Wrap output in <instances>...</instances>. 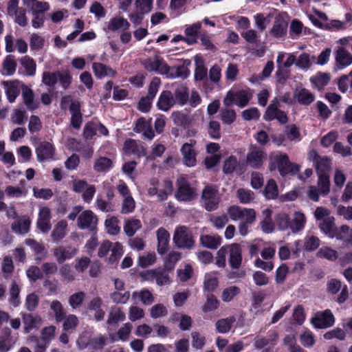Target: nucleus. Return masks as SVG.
Wrapping results in <instances>:
<instances>
[{"label": "nucleus", "mask_w": 352, "mask_h": 352, "mask_svg": "<svg viewBox=\"0 0 352 352\" xmlns=\"http://www.w3.org/2000/svg\"><path fill=\"white\" fill-rule=\"evenodd\" d=\"M219 303V300L213 294H208L206 296V302L202 307V311L205 313L214 311L218 308Z\"/></svg>", "instance_id": "nucleus-61"}, {"label": "nucleus", "mask_w": 352, "mask_h": 352, "mask_svg": "<svg viewBox=\"0 0 352 352\" xmlns=\"http://www.w3.org/2000/svg\"><path fill=\"white\" fill-rule=\"evenodd\" d=\"M124 149L126 153H133L138 157L146 155L145 148L134 140H127L124 144Z\"/></svg>", "instance_id": "nucleus-32"}, {"label": "nucleus", "mask_w": 352, "mask_h": 352, "mask_svg": "<svg viewBox=\"0 0 352 352\" xmlns=\"http://www.w3.org/2000/svg\"><path fill=\"white\" fill-rule=\"evenodd\" d=\"M227 254H229L228 262L232 269H239L242 263V250L237 243L226 245Z\"/></svg>", "instance_id": "nucleus-12"}, {"label": "nucleus", "mask_w": 352, "mask_h": 352, "mask_svg": "<svg viewBox=\"0 0 352 352\" xmlns=\"http://www.w3.org/2000/svg\"><path fill=\"white\" fill-rule=\"evenodd\" d=\"M334 220V217L331 216L329 217L325 218L319 224V228L321 231L331 238L334 237V233L336 231Z\"/></svg>", "instance_id": "nucleus-44"}, {"label": "nucleus", "mask_w": 352, "mask_h": 352, "mask_svg": "<svg viewBox=\"0 0 352 352\" xmlns=\"http://www.w3.org/2000/svg\"><path fill=\"white\" fill-rule=\"evenodd\" d=\"M52 252L57 263L62 264L66 260L72 258L78 253V249L72 246L59 245L54 248Z\"/></svg>", "instance_id": "nucleus-11"}, {"label": "nucleus", "mask_w": 352, "mask_h": 352, "mask_svg": "<svg viewBox=\"0 0 352 352\" xmlns=\"http://www.w3.org/2000/svg\"><path fill=\"white\" fill-rule=\"evenodd\" d=\"M228 214L233 221H241L246 223H253L256 219V212L252 208H243L232 206L228 208Z\"/></svg>", "instance_id": "nucleus-5"}, {"label": "nucleus", "mask_w": 352, "mask_h": 352, "mask_svg": "<svg viewBox=\"0 0 352 352\" xmlns=\"http://www.w3.org/2000/svg\"><path fill=\"white\" fill-rule=\"evenodd\" d=\"M134 131L136 133H142L144 138L152 140L155 133L151 127V119L146 120L144 118H139L135 124Z\"/></svg>", "instance_id": "nucleus-22"}, {"label": "nucleus", "mask_w": 352, "mask_h": 352, "mask_svg": "<svg viewBox=\"0 0 352 352\" xmlns=\"http://www.w3.org/2000/svg\"><path fill=\"white\" fill-rule=\"evenodd\" d=\"M278 339V333L273 331L269 333L266 337L256 336L254 338V346L256 349H262L263 352H271L270 347L276 345Z\"/></svg>", "instance_id": "nucleus-10"}, {"label": "nucleus", "mask_w": 352, "mask_h": 352, "mask_svg": "<svg viewBox=\"0 0 352 352\" xmlns=\"http://www.w3.org/2000/svg\"><path fill=\"white\" fill-rule=\"evenodd\" d=\"M35 151L37 160L41 162L45 160L53 159L56 149L52 143L43 141L38 144Z\"/></svg>", "instance_id": "nucleus-14"}, {"label": "nucleus", "mask_w": 352, "mask_h": 352, "mask_svg": "<svg viewBox=\"0 0 352 352\" xmlns=\"http://www.w3.org/2000/svg\"><path fill=\"white\" fill-rule=\"evenodd\" d=\"M306 217L301 212H295L293 218L290 220V229L294 233L301 231L305 226Z\"/></svg>", "instance_id": "nucleus-36"}, {"label": "nucleus", "mask_w": 352, "mask_h": 352, "mask_svg": "<svg viewBox=\"0 0 352 352\" xmlns=\"http://www.w3.org/2000/svg\"><path fill=\"white\" fill-rule=\"evenodd\" d=\"M318 186L322 195H327L330 192V180L328 174L318 175Z\"/></svg>", "instance_id": "nucleus-54"}, {"label": "nucleus", "mask_w": 352, "mask_h": 352, "mask_svg": "<svg viewBox=\"0 0 352 352\" xmlns=\"http://www.w3.org/2000/svg\"><path fill=\"white\" fill-rule=\"evenodd\" d=\"M24 324V331L29 333L33 329H38L42 324V319L38 315L30 314H21Z\"/></svg>", "instance_id": "nucleus-23"}, {"label": "nucleus", "mask_w": 352, "mask_h": 352, "mask_svg": "<svg viewBox=\"0 0 352 352\" xmlns=\"http://www.w3.org/2000/svg\"><path fill=\"white\" fill-rule=\"evenodd\" d=\"M92 69L95 76L101 79L105 77L115 78L117 76V72L102 63L95 62L92 64Z\"/></svg>", "instance_id": "nucleus-19"}, {"label": "nucleus", "mask_w": 352, "mask_h": 352, "mask_svg": "<svg viewBox=\"0 0 352 352\" xmlns=\"http://www.w3.org/2000/svg\"><path fill=\"white\" fill-rule=\"evenodd\" d=\"M218 286V279L212 273L206 274L204 277V289L212 292Z\"/></svg>", "instance_id": "nucleus-62"}, {"label": "nucleus", "mask_w": 352, "mask_h": 352, "mask_svg": "<svg viewBox=\"0 0 352 352\" xmlns=\"http://www.w3.org/2000/svg\"><path fill=\"white\" fill-rule=\"evenodd\" d=\"M274 164L270 166V170L278 168L280 174L282 176H285L288 174L295 175L299 171V166L289 162L288 156L285 153L276 154L273 157Z\"/></svg>", "instance_id": "nucleus-3"}, {"label": "nucleus", "mask_w": 352, "mask_h": 352, "mask_svg": "<svg viewBox=\"0 0 352 352\" xmlns=\"http://www.w3.org/2000/svg\"><path fill=\"white\" fill-rule=\"evenodd\" d=\"M130 292L126 290H115L110 294L113 302L116 304H125L130 298Z\"/></svg>", "instance_id": "nucleus-50"}, {"label": "nucleus", "mask_w": 352, "mask_h": 352, "mask_svg": "<svg viewBox=\"0 0 352 352\" xmlns=\"http://www.w3.org/2000/svg\"><path fill=\"white\" fill-rule=\"evenodd\" d=\"M199 243L204 248L210 250H217L222 243V238L217 234H202L200 236Z\"/></svg>", "instance_id": "nucleus-25"}, {"label": "nucleus", "mask_w": 352, "mask_h": 352, "mask_svg": "<svg viewBox=\"0 0 352 352\" xmlns=\"http://www.w3.org/2000/svg\"><path fill=\"white\" fill-rule=\"evenodd\" d=\"M129 27L130 23L122 17H113L108 23V29L113 32L126 30Z\"/></svg>", "instance_id": "nucleus-39"}, {"label": "nucleus", "mask_w": 352, "mask_h": 352, "mask_svg": "<svg viewBox=\"0 0 352 352\" xmlns=\"http://www.w3.org/2000/svg\"><path fill=\"white\" fill-rule=\"evenodd\" d=\"M25 243L29 246L36 255L45 256L47 254V251L42 243L38 242L32 239H26Z\"/></svg>", "instance_id": "nucleus-48"}, {"label": "nucleus", "mask_w": 352, "mask_h": 352, "mask_svg": "<svg viewBox=\"0 0 352 352\" xmlns=\"http://www.w3.org/2000/svg\"><path fill=\"white\" fill-rule=\"evenodd\" d=\"M173 240L175 245L180 249L191 250L195 243L192 232L185 226L176 228Z\"/></svg>", "instance_id": "nucleus-2"}, {"label": "nucleus", "mask_w": 352, "mask_h": 352, "mask_svg": "<svg viewBox=\"0 0 352 352\" xmlns=\"http://www.w3.org/2000/svg\"><path fill=\"white\" fill-rule=\"evenodd\" d=\"M50 309L54 313L56 322H60L65 318L66 313L60 301L57 300L52 301L50 303Z\"/></svg>", "instance_id": "nucleus-49"}, {"label": "nucleus", "mask_w": 352, "mask_h": 352, "mask_svg": "<svg viewBox=\"0 0 352 352\" xmlns=\"http://www.w3.org/2000/svg\"><path fill=\"white\" fill-rule=\"evenodd\" d=\"M336 61L340 68H344L352 63V55L343 47H339L336 52Z\"/></svg>", "instance_id": "nucleus-35"}, {"label": "nucleus", "mask_w": 352, "mask_h": 352, "mask_svg": "<svg viewBox=\"0 0 352 352\" xmlns=\"http://www.w3.org/2000/svg\"><path fill=\"white\" fill-rule=\"evenodd\" d=\"M98 219L90 210H83L77 219V226L80 230L94 232L97 229Z\"/></svg>", "instance_id": "nucleus-8"}, {"label": "nucleus", "mask_w": 352, "mask_h": 352, "mask_svg": "<svg viewBox=\"0 0 352 352\" xmlns=\"http://www.w3.org/2000/svg\"><path fill=\"white\" fill-rule=\"evenodd\" d=\"M144 279L149 281L155 280L156 283L160 286L168 285L170 283V278L168 274L165 270L161 269L146 271L144 274Z\"/></svg>", "instance_id": "nucleus-15"}, {"label": "nucleus", "mask_w": 352, "mask_h": 352, "mask_svg": "<svg viewBox=\"0 0 352 352\" xmlns=\"http://www.w3.org/2000/svg\"><path fill=\"white\" fill-rule=\"evenodd\" d=\"M67 223L65 220H61L55 226L51 237L55 242H58L63 239L67 234Z\"/></svg>", "instance_id": "nucleus-38"}, {"label": "nucleus", "mask_w": 352, "mask_h": 352, "mask_svg": "<svg viewBox=\"0 0 352 352\" xmlns=\"http://www.w3.org/2000/svg\"><path fill=\"white\" fill-rule=\"evenodd\" d=\"M201 28V23L197 22L192 25H186L185 34L186 36L185 42L188 45H192L197 42V36Z\"/></svg>", "instance_id": "nucleus-30"}, {"label": "nucleus", "mask_w": 352, "mask_h": 352, "mask_svg": "<svg viewBox=\"0 0 352 352\" xmlns=\"http://www.w3.org/2000/svg\"><path fill=\"white\" fill-rule=\"evenodd\" d=\"M112 166L111 160L107 157H100L96 159L94 164V169L97 173L107 172Z\"/></svg>", "instance_id": "nucleus-43"}, {"label": "nucleus", "mask_w": 352, "mask_h": 352, "mask_svg": "<svg viewBox=\"0 0 352 352\" xmlns=\"http://www.w3.org/2000/svg\"><path fill=\"white\" fill-rule=\"evenodd\" d=\"M170 320L173 322H179V328L182 331L189 330L192 324V319L190 316L178 312L173 313Z\"/></svg>", "instance_id": "nucleus-29"}, {"label": "nucleus", "mask_w": 352, "mask_h": 352, "mask_svg": "<svg viewBox=\"0 0 352 352\" xmlns=\"http://www.w3.org/2000/svg\"><path fill=\"white\" fill-rule=\"evenodd\" d=\"M7 98L10 102H14L20 93V88L22 89V85H24L19 80L3 81Z\"/></svg>", "instance_id": "nucleus-18"}, {"label": "nucleus", "mask_w": 352, "mask_h": 352, "mask_svg": "<svg viewBox=\"0 0 352 352\" xmlns=\"http://www.w3.org/2000/svg\"><path fill=\"white\" fill-rule=\"evenodd\" d=\"M23 3L32 12V14H43L50 9V5L45 1H38L37 0H23Z\"/></svg>", "instance_id": "nucleus-34"}, {"label": "nucleus", "mask_w": 352, "mask_h": 352, "mask_svg": "<svg viewBox=\"0 0 352 352\" xmlns=\"http://www.w3.org/2000/svg\"><path fill=\"white\" fill-rule=\"evenodd\" d=\"M142 222L140 219L131 217L126 219L124 221V232L129 237L135 235V234L142 228Z\"/></svg>", "instance_id": "nucleus-31"}, {"label": "nucleus", "mask_w": 352, "mask_h": 352, "mask_svg": "<svg viewBox=\"0 0 352 352\" xmlns=\"http://www.w3.org/2000/svg\"><path fill=\"white\" fill-rule=\"evenodd\" d=\"M252 95L244 90L238 91H229L223 102L226 107H230L233 104H236L239 107H244L250 102Z\"/></svg>", "instance_id": "nucleus-6"}, {"label": "nucleus", "mask_w": 352, "mask_h": 352, "mask_svg": "<svg viewBox=\"0 0 352 352\" xmlns=\"http://www.w3.org/2000/svg\"><path fill=\"white\" fill-rule=\"evenodd\" d=\"M195 78L196 80H202L207 76V69L204 66V61L197 56L195 57Z\"/></svg>", "instance_id": "nucleus-59"}, {"label": "nucleus", "mask_w": 352, "mask_h": 352, "mask_svg": "<svg viewBox=\"0 0 352 352\" xmlns=\"http://www.w3.org/2000/svg\"><path fill=\"white\" fill-rule=\"evenodd\" d=\"M118 223L119 220L116 217H111L109 219H106L104 225L107 232L111 235L118 234L120 231Z\"/></svg>", "instance_id": "nucleus-60"}, {"label": "nucleus", "mask_w": 352, "mask_h": 352, "mask_svg": "<svg viewBox=\"0 0 352 352\" xmlns=\"http://www.w3.org/2000/svg\"><path fill=\"white\" fill-rule=\"evenodd\" d=\"M12 345L11 331L8 327H6L3 329L2 335L0 336V352L8 351Z\"/></svg>", "instance_id": "nucleus-42"}, {"label": "nucleus", "mask_w": 352, "mask_h": 352, "mask_svg": "<svg viewBox=\"0 0 352 352\" xmlns=\"http://www.w3.org/2000/svg\"><path fill=\"white\" fill-rule=\"evenodd\" d=\"M279 101L277 98H275L267 107L263 116L264 120L272 121L276 119L280 124L287 123L288 122L287 116L285 111L279 109Z\"/></svg>", "instance_id": "nucleus-7"}, {"label": "nucleus", "mask_w": 352, "mask_h": 352, "mask_svg": "<svg viewBox=\"0 0 352 352\" xmlns=\"http://www.w3.org/2000/svg\"><path fill=\"white\" fill-rule=\"evenodd\" d=\"M20 288L15 281L11 284L9 289L10 299L9 301L14 307H18L20 304Z\"/></svg>", "instance_id": "nucleus-55"}, {"label": "nucleus", "mask_w": 352, "mask_h": 352, "mask_svg": "<svg viewBox=\"0 0 352 352\" xmlns=\"http://www.w3.org/2000/svg\"><path fill=\"white\" fill-rule=\"evenodd\" d=\"M235 322L236 318L234 316L220 319L215 323L216 330L220 333H226L230 331Z\"/></svg>", "instance_id": "nucleus-40"}, {"label": "nucleus", "mask_w": 352, "mask_h": 352, "mask_svg": "<svg viewBox=\"0 0 352 352\" xmlns=\"http://www.w3.org/2000/svg\"><path fill=\"white\" fill-rule=\"evenodd\" d=\"M175 104V99L170 91H163L157 102V108L163 111H169Z\"/></svg>", "instance_id": "nucleus-20"}, {"label": "nucleus", "mask_w": 352, "mask_h": 352, "mask_svg": "<svg viewBox=\"0 0 352 352\" xmlns=\"http://www.w3.org/2000/svg\"><path fill=\"white\" fill-rule=\"evenodd\" d=\"M14 267L12 258L10 256H5L1 262V271L4 274V277L10 278L14 271Z\"/></svg>", "instance_id": "nucleus-57"}, {"label": "nucleus", "mask_w": 352, "mask_h": 352, "mask_svg": "<svg viewBox=\"0 0 352 352\" xmlns=\"http://www.w3.org/2000/svg\"><path fill=\"white\" fill-rule=\"evenodd\" d=\"M157 252L160 254H165L168 248L170 234L164 228H160L157 230Z\"/></svg>", "instance_id": "nucleus-28"}, {"label": "nucleus", "mask_w": 352, "mask_h": 352, "mask_svg": "<svg viewBox=\"0 0 352 352\" xmlns=\"http://www.w3.org/2000/svg\"><path fill=\"white\" fill-rule=\"evenodd\" d=\"M59 274L64 283H70L75 280V273L69 265H62L59 269Z\"/></svg>", "instance_id": "nucleus-46"}, {"label": "nucleus", "mask_w": 352, "mask_h": 352, "mask_svg": "<svg viewBox=\"0 0 352 352\" xmlns=\"http://www.w3.org/2000/svg\"><path fill=\"white\" fill-rule=\"evenodd\" d=\"M218 188L213 185H206L202 190L201 201L207 211H212L218 208L220 202Z\"/></svg>", "instance_id": "nucleus-4"}, {"label": "nucleus", "mask_w": 352, "mask_h": 352, "mask_svg": "<svg viewBox=\"0 0 352 352\" xmlns=\"http://www.w3.org/2000/svg\"><path fill=\"white\" fill-rule=\"evenodd\" d=\"M50 219V209L47 206L40 207L36 226L42 232L47 233L51 230Z\"/></svg>", "instance_id": "nucleus-17"}, {"label": "nucleus", "mask_w": 352, "mask_h": 352, "mask_svg": "<svg viewBox=\"0 0 352 352\" xmlns=\"http://www.w3.org/2000/svg\"><path fill=\"white\" fill-rule=\"evenodd\" d=\"M58 71L54 72H44L42 75V82L46 86L54 87L58 83Z\"/></svg>", "instance_id": "nucleus-64"}, {"label": "nucleus", "mask_w": 352, "mask_h": 352, "mask_svg": "<svg viewBox=\"0 0 352 352\" xmlns=\"http://www.w3.org/2000/svg\"><path fill=\"white\" fill-rule=\"evenodd\" d=\"M236 197L240 203L246 204L250 203L254 199V193L250 190L245 188H239L236 190Z\"/></svg>", "instance_id": "nucleus-58"}, {"label": "nucleus", "mask_w": 352, "mask_h": 352, "mask_svg": "<svg viewBox=\"0 0 352 352\" xmlns=\"http://www.w3.org/2000/svg\"><path fill=\"white\" fill-rule=\"evenodd\" d=\"M31 221L30 218L26 216H22L17 218L11 225L12 230L19 234H25L30 230Z\"/></svg>", "instance_id": "nucleus-24"}, {"label": "nucleus", "mask_w": 352, "mask_h": 352, "mask_svg": "<svg viewBox=\"0 0 352 352\" xmlns=\"http://www.w3.org/2000/svg\"><path fill=\"white\" fill-rule=\"evenodd\" d=\"M142 65L148 72L166 75L167 78H174L179 76L177 69L175 71V68L169 67L163 58L158 56L142 60Z\"/></svg>", "instance_id": "nucleus-1"}, {"label": "nucleus", "mask_w": 352, "mask_h": 352, "mask_svg": "<svg viewBox=\"0 0 352 352\" xmlns=\"http://www.w3.org/2000/svg\"><path fill=\"white\" fill-rule=\"evenodd\" d=\"M22 97L23 102L28 109L34 110L37 108V103L34 100V93L27 85H22Z\"/></svg>", "instance_id": "nucleus-37"}, {"label": "nucleus", "mask_w": 352, "mask_h": 352, "mask_svg": "<svg viewBox=\"0 0 352 352\" xmlns=\"http://www.w3.org/2000/svg\"><path fill=\"white\" fill-rule=\"evenodd\" d=\"M20 63L25 69V74L28 76H34L36 74V64L34 59L28 56L21 58Z\"/></svg>", "instance_id": "nucleus-41"}, {"label": "nucleus", "mask_w": 352, "mask_h": 352, "mask_svg": "<svg viewBox=\"0 0 352 352\" xmlns=\"http://www.w3.org/2000/svg\"><path fill=\"white\" fill-rule=\"evenodd\" d=\"M294 96L298 103L302 105H309L315 100L314 95L309 90L302 87L296 88Z\"/></svg>", "instance_id": "nucleus-27"}, {"label": "nucleus", "mask_w": 352, "mask_h": 352, "mask_svg": "<svg viewBox=\"0 0 352 352\" xmlns=\"http://www.w3.org/2000/svg\"><path fill=\"white\" fill-rule=\"evenodd\" d=\"M17 63L13 55H7L2 62L1 74L4 76H12L16 69Z\"/></svg>", "instance_id": "nucleus-33"}, {"label": "nucleus", "mask_w": 352, "mask_h": 352, "mask_svg": "<svg viewBox=\"0 0 352 352\" xmlns=\"http://www.w3.org/2000/svg\"><path fill=\"white\" fill-rule=\"evenodd\" d=\"M181 153L183 155L184 163L189 167L195 166L196 153L192 144L185 143L181 148Z\"/></svg>", "instance_id": "nucleus-26"}, {"label": "nucleus", "mask_w": 352, "mask_h": 352, "mask_svg": "<svg viewBox=\"0 0 352 352\" xmlns=\"http://www.w3.org/2000/svg\"><path fill=\"white\" fill-rule=\"evenodd\" d=\"M173 96L175 99V102L177 101L180 105H184L189 99L188 88L184 86L177 87L175 90Z\"/></svg>", "instance_id": "nucleus-51"}, {"label": "nucleus", "mask_w": 352, "mask_h": 352, "mask_svg": "<svg viewBox=\"0 0 352 352\" xmlns=\"http://www.w3.org/2000/svg\"><path fill=\"white\" fill-rule=\"evenodd\" d=\"M85 298L86 294L84 292H78L69 296L68 303L72 309H76L82 305Z\"/></svg>", "instance_id": "nucleus-52"}, {"label": "nucleus", "mask_w": 352, "mask_h": 352, "mask_svg": "<svg viewBox=\"0 0 352 352\" xmlns=\"http://www.w3.org/2000/svg\"><path fill=\"white\" fill-rule=\"evenodd\" d=\"M125 319V314L120 307H112L109 313L107 323L109 325L117 324Z\"/></svg>", "instance_id": "nucleus-45"}, {"label": "nucleus", "mask_w": 352, "mask_h": 352, "mask_svg": "<svg viewBox=\"0 0 352 352\" xmlns=\"http://www.w3.org/2000/svg\"><path fill=\"white\" fill-rule=\"evenodd\" d=\"M222 108L220 111V119L226 124H231L233 123L236 118V112L234 110L228 108Z\"/></svg>", "instance_id": "nucleus-53"}, {"label": "nucleus", "mask_w": 352, "mask_h": 352, "mask_svg": "<svg viewBox=\"0 0 352 352\" xmlns=\"http://www.w3.org/2000/svg\"><path fill=\"white\" fill-rule=\"evenodd\" d=\"M171 117L173 122L178 126L186 127L190 122L189 117L180 111L173 112Z\"/></svg>", "instance_id": "nucleus-63"}, {"label": "nucleus", "mask_w": 352, "mask_h": 352, "mask_svg": "<svg viewBox=\"0 0 352 352\" xmlns=\"http://www.w3.org/2000/svg\"><path fill=\"white\" fill-rule=\"evenodd\" d=\"M287 22L281 14L274 18V21L270 34L275 38H281L287 33Z\"/></svg>", "instance_id": "nucleus-21"}, {"label": "nucleus", "mask_w": 352, "mask_h": 352, "mask_svg": "<svg viewBox=\"0 0 352 352\" xmlns=\"http://www.w3.org/2000/svg\"><path fill=\"white\" fill-rule=\"evenodd\" d=\"M195 196V190L190 186L188 182L184 177H179L177 179L176 198L179 201H190L194 199Z\"/></svg>", "instance_id": "nucleus-9"}, {"label": "nucleus", "mask_w": 352, "mask_h": 352, "mask_svg": "<svg viewBox=\"0 0 352 352\" xmlns=\"http://www.w3.org/2000/svg\"><path fill=\"white\" fill-rule=\"evenodd\" d=\"M312 324L316 328L323 329L332 326L334 323V317L330 310L318 312L311 320Z\"/></svg>", "instance_id": "nucleus-13"}, {"label": "nucleus", "mask_w": 352, "mask_h": 352, "mask_svg": "<svg viewBox=\"0 0 352 352\" xmlns=\"http://www.w3.org/2000/svg\"><path fill=\"white\" fill-rule=\"evenodd\" d=\"M266 158V154L257 147L252 148L246 157L247 164L253 168H259Z\"/></svg>", "instance_id": "nucleus-16"}, {"label": "nucleus", "mask_w": 352, "mask_h": 352, "mask_svg": "<svg viewBox=\"0 0 352 352\" xmlns=\"http://www.w3.org/2000/svg\"><path fill=\"white\" fill-rule=\"evenodd\" d=\"M330 76L326 73H319L310 78L311 82L318 89H322L329 82Z\"/></svg>", "instance_id": "nucleus-47"}, {"label": "nucleus", "mask_w": 352, "mask_h": 352, "mask_svg": "<svg viewBox=\"0 0 352 352\" xmlns=\"http://www.w3.org/2000/svg\"><path fill=\"white\" fill-rule=\"evenodd\" d=\"M135 201L133 197L131 198L122 199L120 212L122 214H131L135 210Z\"/></svg>", "instance_id": "nucleus-56"}]
</instances>
